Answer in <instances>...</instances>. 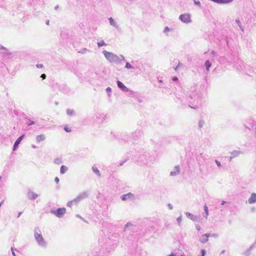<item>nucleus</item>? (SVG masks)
<instances>
[{
	"label": "nucleus",
	"mask_w": 256,
	"mask_h": 256,
	"mask_svg": "<svg viewBox=\"0 0 256 256\" xmlns=\"http://www.w3.org/2000/svg\"><path fill=\"white\" fill-rule=\"evenodd\" d=\"M4 201H2L0 203V207L1 206L2 204L3 203Z\"/></svg>",
	"instance_id": "774afa93"
},
{
	"label": "nucleus",
	"mask_w": 256,
	"mask_h": 256,
	"mask_svg": "<svg viewBox=\"0 0 256 256\" xmlns=\"http://www.w3.org/2000/svg\"><path fill=\"white\" fill-rule=\"evenodd\" d=\"M206 70L207 71H209L210 68L212 64L209 60H206L204 64Z\"/></svg>",
	"instance_id": "aec40b11"
},
{
	"label": "nucleus",
	"mask_w": 256,
	"mask_h": 256,
	"mask_svg": "<svg viewBox=\"0 0 256 256\" xmlns=\"http://www.w3.org/2000/svg\"><path fill=\"white\" fill-rule=\"evenodd\" d=\"M36 66L38 68H42L43 67V64H37L36 65Z\"/></svg>",
	"instance_id": "4c0bfd02"
},
{
	"label": "nucleus",
	"mask_w": 256,
	"mask_h": 256,
	"mask_svg": "<svg viewBox=\"0 0 256 256\" xmlns=\"http://www.w3.org/2000/svg\"><path fill=\"white\" fill-rule=\"evenodd\" d=\"M168 256H176V255L172 253L168 255Z\"/></svg>",
	"instance_id": "4d7b16f0"
},
{
	"label": "nucleus",
	"mask_w": 256,
	"mask_h": 256,
	"mask_svg": "<svg viewBox=\"0 0 256 256\" xmlns=\"http://www.w3.org/2000/svg\"><path fill=\"white\" fill-rule=\"evenodd\" d=\"M232 156L230 157V160H231L233 158L238 156L240 154L241 152L240 150H234L230 152Z\"/></svg>",
	"instance_id": "f8f14e48"
},
{
	"label": "nucleus",
	"mask_w": 256,
	"mask_h": 256,
	"mask_svg": "<svg viewBox=\"0 0 256 256\" xmlns=\"http://www.w3.org/2000/svg\"><path fill=\"white\" fill-rule=\"evenodd\" d=\"M211 54L212 56H215V55H216V52H214V50H212V51L211 52Z\"/></svg>",
	"instance_id": "09e8293b"
},
{
	"label": "nucleus",
	"mask_w": 256,
	"mask_h": 256,
	"mask_svg": "<svg viewBox=\"0 0 256 256\" xmlns=\"http://www.w3.org/2000/svg\"><path fill=\"white\" fill-rule=\"evenodd\" d=\"M179 19L184 23L188 24L192 22L190 15L188 14H182L180 16Z\"/></svg>",
	"instance_id": "20e7f679"
},
{
	"label": "nucleus",
	"mask_w": 256,
	"mask_h": 256,
	"mask_svg": "<svg viewBox=\"0 0 256 256\" xmlns=\"http://www.w3.org/2000/svg\"><path fill=\"white\" fill-rule=\"evenodd\" d=\"M40 78H42L43 80L45 79L46 78V74H42L40 76Z\"/></svg>",
	"instance_id": "a19ab883"
},
{
	"label": "nucleus",
	"mask_w": 256,
	"mask_h": 256,
	"mask_svg": "<svg viewBox=\"0 0 256 256\" xmlns=\"http://www.w3.org/2000/svg\"><path fill=\"white\" fill-rule=\"evenodd\" d=\"M12 254L13 256H16V255L15 252H12Z\"/></svg>",
	"instance_id": "680f3d73"
},
{
	"label": "nucleus",
	"mask_w": 256,
	"mask_h": 256,
	"mask_svg": "<svg viewBox=\"0 0 256 256\" xmlns=\"http://www.w3.org/2000/svg\"><path fill=\"white\" fill-rule=\"evenodd\" d=\"M74 202L75 203V201H74V199L72 200V201H70L68 202V203H67V206L69 207H71L73 204V203Z\"/></svg>",
	"instance_id": "473e14b6"
},
{
	"label": "nucleus",
	"mask_w": 256,
	"mask_h": 256,
	"mask_svg": "<svg viewBox=\"0 0 256 256\" xmlns=\"http://www.w3.org/2000/svg\"><path fill=\"white\" fill-rule=\"evenodd\" d=\"M106 91L108 92V96L110 98L111 96L112 89L108 87L106 88Z\"/></svg>",
	"instance_id": "bb28decb"
},
{
	"label": "nucleus",
	"mask_w": 256,
	"mask_h": 256,
	"mask_svg": "<svg viewBox=\"0 0 256 256\" xmlns=\"http://www.w3.org/2000/svg\"><path fill=\"white\" fill-rule=\"evenodd\" d=\"M88 192H84L80 194L74 199L75 203L77 204L82 200L88 198Z\"/></svg>",
	"instance_id": "39448f33"
},
{
	"label": "nucleus",
	"mask_w": 256,
	"mask_h": 256,
	"mask_svg": "<svg viewBox=\"0 0 256 256\" xmlns=\"http://www.w3.org/2000/svg\"><path fill=\"white\" fill-rule=\"evenodd\" d=\"M117 85L119 88H120L124 92H128V88L124 85L120 81H117Z\"/></svg>",
	"instance_id": "423d86ee"
},
{
	"label": "nucleus",
	"mask_w": 256,
	"mask_h": 256,
	"mask_svg": "<svg viewBox=\"0 0 256 256\" xmlns=\"http://www.w3.org/2000/svg\"><path fill=\"white\" fill-rule=\"evenodd\" d=\"M54 181L56 183L58 184L60 180L58 177L55 178Z\"/></svg>",
	"instance_id": "ea45409f"
},
{
	"label": "nucleus",
	"mask_w": 256,
	"mask_h": 256,
	"mask_svg": "<svg viewBox=\"0 0 256 256\" xmlns=\"http://www.w3.org/2000/svg\"><path fill=\"white\" fill-rule=\"evenodd\" d=\"M215 162L218 167H219V168L221 167L222 164H221V163L220 162H219L216 160H215Z\"/></svg>",
	"instance_id": "f704fd0d"
},
{
	"label": "nucleus",
	"mask_w": 256,
	"mask_h": 256,
	"mask_svg": "<svg viewBox=\"0 0 256 256\" xmlns=\"http://www.w3.org/2000/svg\"><path fill=\"white\" fill-rule=\"evenodd\" d=\"M178 68H179V67L177 66L174 68V70H178Z\"/></svg>",
	"instance_id": "bf43d9fd"
},
{
	"label": "nucleus",
	"mask_w": 256,
	"mask_h": 256,
	"mask_svg": "<svg viewBox=\"0 0 256 256\" xmlns=\"http://www.w3.org/2000/svg\"><path fill=\"white\" fill-rule=\"evenodd\" d=\"M205 235H206V237L207 238H208L210 236H211V234H204Z\"/></svg>",
	"instance_id": "3c124183"
},
{
	"label": "nucleus",
	"mask_w": 256,
	"mask_h": 256,
	"mask_svg": "<svg viewBox=\"0 0 256 256\" xmlns=\"http://www.w3.org/2000/svg\"><path fill=\"white\" fill-rule=\"evenodd\" d=\"M141 134V132L140 131V130H136V131H135L133 134H132V135L134 136H140Z\"/></svg>",
	"instance_id": "393cba45"
},
{
	"label": "nucleus",
	"mask_w": 256,
	"mask_h": 256,
	"mask_svg": "<svg viewBox=\"0 0 256 256\" xmlns=\"http://www.w3.org/2000/svg\"><path fill=\"white\" fill-rule=\"evenodd\" d=\"M182 66V64H181L180 62H178V67Z\"/></svg>",
	"instance_id": "5fc2aeb1"
},
{
	"label": "nucleus",
	"mask_w": 256,
	"mask_h": 256,
	"mask_svg": "<svg viewBox=\"0 0 256 256\" xmlns=\"http://www.w3.org/2000/svg\"><path fill=\"white\" fill-rule=\"evenodd\" d=\"M125 68L127 69H134V67L128 62H126Z\"/></svg>",
	"instance_id": "b1692460"
},
{
	"label": "nucleus",
	"mask_w": 256,
	"mask_h": 256,
	"mask_svg": "<svg viewBox=\"0 0 256 256\" xmlns=\"http://www.w3.org/2000/svg\"><path fill=\"white\" fill-rule=\"evenodd\" d=\"M34 238L39 246L42 247L46 246V243L42 235L40 230L38 228L34 230Z\"/></svg>",
	"instance_id": "f03ea898"
},
{
	"label": "nucleus",
	"mask_w": 256,
	"mask_h": 256,
	"mask_svg": "<svg viewBox=\"0 0 256 256\" xmlns=\"http://www.w3.org/2000/svg\"><path fill=\"white\" fill-rule=\"evenodd\" d=\"M248 202L250 204L256 202V194L252 193L248 198Z\"/></svg>",
	"instance_id": "ddd939ff"
},
{
	"label": "nucleus",
	"mask_w": 256,
	"mask_h": 256,
	"mask_svg": "<svg viewBox=\"0 0 256 256\" xmlns=\"http://www.w3.org/2000/svg\"><path fill=\"white\" fill-rule=\"evenodd\" d=\"M22 214V212H20L18 214V218H19L20 216Z\"/></svg>",
	"instance_id": "6e6d98bb"
},
{
	"label": "nucleus",
	"mask_w": 256,
	"mask_h": 256,
	"mask_svg": "<svg viewBox=\"0 0 256 256\" xmlns=\"http://www.w3.org/2000/svg\"><path fill=\"white\" fill-rule=\"evenodd\" d=\"M236 23L238 24V26H239V28H240V30L242 32H244V30L243 27L242 26V25L241 22H240V20L238 18H237V19H236Z\"/></svg>",
	"instance_id": "412c9836"
},
{
	"label": "nucleus",
	"mask_w": 256,
	"mask_h": 256,
	"mask_svg": "<svg viewBox=\"0 0 256 256\" xmlns=\"http://www.w3.org/2000/svg\"><path fill=\"white\" fill-rule=\"evenodd\" d=\"M49 22H50V20H47L46 21V24L47 25H48V24H49Z\"/></svg>",
	"instance_id": "13d9d810"
},
{
	"label": "nucleus",
	"mask_w": 256,
	"mask_h": 256,
	"mask_svg": "<svg viewBox=\"0 0 256 256\" xmlns=\"http://www.w3.org/2000/svg\"><path fill=\"white\" fill-rule=\"evenodd\" d=\"M55 162H56V164H60V160L58 159H56V160H55Z\"/></svg>",
	"instance_id": "603ef678"
},
{
	"label": "nucleus",
	"mask_w": 256,
	"mask_h": 256,
	"mask_svg": "<svg viewBox=\"0 0 256 256\" xmlns=\"http://www.w3.org/2000/svg\"><path fill=\"white\" fill-rule=\"evenodd\" d=\"M211 236L216 238L218 236V235L216 234H211Z\"/></svg>",
	"instance_id": "8fccbe9b"
},
{
	"label": "nucleus",
	"mask_w": 256,
	"mask_h": 256,
	"mask_svg": "<svg viewBox=\"0 0 256 256\" xmlns=\"http://www.w3.org/2000/svg\"><path fill=\"white\" fill-rule=\"evenodd\" d=\"M185 214L188 218H190L192 220L196 221L197 218L196 216H194V214H192L189 212H186Z\"/></svg>",
	"instance_id": "4468645a"
},
{
	"label": "nucleus",
	"mask_w": 256,
	"mask_h": 256,
	"mask_svg": "<svg viewBox=\"0 0 256 256\" xmlns=\"http://www.w3.org/2000/svg\"><path fill=\"white\" fill-rule=\"evenodd\" d=\"M256 210V208H254H254H251V210H252V211H254V210Z\"/></svg>",
	"instance_id": "052dcab7"
},
{
	"label": "nucleus",
	"mask_w": 256,
	"mask_h": 256,
	"mask_svg": "<svg viewBox=\"0 0 256 256\" xmlns=\"http://www.w3.org/2000/svg\"><path fill=\"white\" fill-rule=\"evenodd\" d=\"M172 80L174 81H177L178 80V78L176 76H174L172 78Z\"/></svg>",
	"instance_id": "a18cd8bd"
},
{
	"label": "nucleus",
	"mask_w": 256,
	"mask_h": 256,
	"mask_svg": "<svg viewBox=\"0 0 256 256\" xmlns=\"http://www.w3.org/2000/svg\"><path fill=\"white\" fill-rule=\"evenodd\" d=\"M126 162V160H125L123 162H120L119 164V166H122Z\"/></svg>",
	"instance_id": "c03bdc74"
},
{
	"label": "nucleus",
	"mask_w": 256,
	"mask_h": 256,
	"mask_svg": "<svg viewBox=\"0 0 256 256\" xmlns=\"http://www.w3.org/2000/svg\"><path fill=\"white\" fill-rule=\"evenodd\" d=\"M98 47H100L104 46H106V44L103 40H102L100 42H98Z\"/></svg>",
	"instance_id": "a878e982"
},
{
	"label": "nucleus",
	"mask_w": 256,
	"mask_h": 256,
	"mask_svg": "<svg viewBox=\"0 0 256 256\" xmlns=\"http://www.w3.org/2000/svg\"><path fill=\"white\" fill-rule=\"evenodd\" d=\"M206 235H205L204 234L202 235V236L200 237V241L202 242V243H206L208 240V239L206 238Z\"/></svg>",
	"instance_id": "f3484780"
},
{
	"label": "nucleus",
	"mask_w": 256,
	"mask_h": 256,
	"mask_svg": "<svg viewBox=\"0 0 256 256\" xmlns=\"http://www.w3.org/2000/svg\"><path fill=\"white\" fill-rule=\"evenodd\" d=\"M34 124V121L30 120H28V121L26 122V124L28 126H30V125Z\"/></svg>",
	"instance_id": "72a5a7b5"
},
{
	"label": "nucleus",
	"mask_w": 256,
	"mask_h": 256,
	"mask_svg": "<svg viewBox=\"0 0 256 256\" xmlns=\"http://www.w3.org/2000/svg\"><path fill=\"white\" fill-rule=\"evenodd\" d=\"M64 130L66 132H70V130L68 128V127H65L64 128Z\"/></svg>",
	"instance_id": "37998d69"
},
{
	"label": "nucleus",
	"mask_w": 256,
	"mask_h": 256,
	"mask_svg": "<svg viewBox=\"0 0 256 256\" xmlns=\"http://www.w3.org/2000/svg\"><path fill=\"white\" fill-rule=\"evenodd\" d=\"M92 171L94 173H95L98 177L101 176L100 173L98 170L96 168V167L93 166L92 167Z\"/></svg>",
	"instance_id": "a211bd4d"
},
{
	"label": "nucleus",
	"mask_w": 256,
	"mask_h": 256,
	"mask_svg": "<svg viewBox=\"0 0 256 256\" xmlns=\"http://www.w3.org/2000/svg\"><path fill=\"white\" fill-rule=\"evenodd\" d=\"M24 136V135L23 134V135L21 136H20L16 140V142H14V148H13L14 150H15L16 149L17 147L18 146V144H20V142L22 140Z\"/></svg>",
	"instance_id": "9d476101"
},
{
	"label": "nucleus",
	"mask_w": 256,
	"mask_h": 256,
	"mask_svg": "<svg viewBox=\"0 0 256 256\" xmlns=\"http://www.w3.org/2000/svg\"><path fill=\"white\" fill-rule=\"evenodd\" d=\"M254 244H252L250 247V248L247 250L246 251H245L244 253V254L245 256H248L250 253V251L254 247Z\"/></svg>",
	"instance_id": "dca6fc26"
},
{
	"label": "nucleus",
	"mask_w": 256,
	"mask_h": 256,
	"mask_svg": "<svg viewBox=\"0 0 256 256\" xmlns=\"http://www.w3.org/2000/svg\"><path fill=\"white\" fill-rule=\"evenodd\" d=\"M180 172V166H176L174 167V170L170 172V176H176L179 174Z\"/></svg>",
	"instance_id": "1a4fd4ad"
},
{
	"label": "nucleus",
	"mask_w": 256,
	"mask_h": 256,
	"mask_svg": "<svg viewBox=\"0 0 256 256\" xmlns=\"http://www.w3.org/2000/svg\"><path fill=\"white\" fill-rule=\"evenodd\" d=\"M198 124L200 128H202L204 124V120H200L199 121Z\"/></svg>",
	"instance_id": "7c9ffc66"
},
{
	"label": "nucleus",
	"mask_w": 256,
	"mask_h": 256,
	"mask_svg": "<svg viewBox=\"0 0 256 256\" xmlns=\"http://www.w3.org/2000/svg\"><path fill=\"white\" fill-rule=\"evenodd\" d=\"M66 210L64 208H58L56 210H52L50 212L54 214L58 218H62L64 214L66 213Z\"/></svg>",
	"instance_id": "7ed1b4c3"
},
{
	"label": "nucleus",
	"mask_w": 256,
	"mask_h": 256,
	"mask_svg": "<svg viewBox=\"0 0 256 256\" xmlns=\"http://www.w3.org/2000/svg\"><path fill=\"white\" fill-rule=\"evenodd\" d=\"M0 50H3L4 52H6V53L8 51V50L6 48L3 46L1 44H0Z\"/></svg>",
	"instance_id": "c85d7f7f"
},
{
	"label": "nucleus",
	"mask_w": 256,
	"mask_h": 256,
	"mask_svg": "<svg viewBox=\"0 0 256 256\" xmlns=\"http://www.w3.org/2000/svg\"><path fill=\"white\" fill-rule=\"evenodd\" d=\"M205 254H206L205 250H202V256H204Z\"/></svg>",
	"instance_id": "49530a36"
},
{
	"label": "nucleus",
	"mask_w": 256,
	"mask_h": 256,
	"mask_svg": "<svg viewBox=\"0 0 256 256\" xmlns=\"http://www.w3.org/2000/svg\"><path fill=\"white\" fill-rule=\"evenodd\" d=\"M182 216H180L179 217H178L177 218H176V221L178 222V224L179 226H180V224H181V222H182Z\"/></svg>",
	"instance_id": "cd10ccee"
},
{
	"label": "nucleus",
	"mask_w": 256,
	"mask_h": 256,
	"mask_svg": "<svg viewBox=\"0 0 256 256\" xmlns=\"http://www.w3.org/2000/svg\"><path fill=\"white\" fill-rule=\"evenodd\" d=\"M132 226V224L130 222H128L126 224V228H128L130 226Z\"/></svg>",
	"instance_id": "79ce46f5"
},
{
	"label": "nucleus",
	"mask_w": 256,
	"mask_h": 256,
	"mask_svg": "<svg viewBox=\"0 0 256 256\" xmlns=\"http://www.w3.org/2000/svg\"><path fill=\"white\" fill-rule=\"evenodd\" d=\"M226 202H226L224 201V200H222V204H222V205H224V204H226Z\"/></svg>",
	"instance_id": "864d4df0"
},
{
	"label": "nucleus",
	"mask_w": 256,
	"mask_h": 256,
	"mask_svg": "<svg viewBox=\"0 0 256 256\" xmlns=\"http://www.w3.org/2000/svg\"><path fill=\"white\" fill-rule=\"evenodd\" d=\"M189 106L192 108L196 109L198 108L199 104L196 103V104H192V106L189 104Z\"/></svg>",
	"instance_id": "2f4dec72"
},
{
	"label": "nucleus",
	"mask_w": 256,
	"mask_h": 256,
	"mask_svg": "<svg viewBox=\"0 0 256 256\" xmlns=\"http://www.w3.org/2000/svg\"><path fill=\"white\" fill-rule=\"evenodd\" d=\"M46 139V136L44 134L38 135L36 137V142L39 143L42 141Z\"/></svg>",
	"instance_id": "2eb2a0df"
},
{
	"label": "nucleus",
	"mask_w": 256,
	"mask_h": 256,
	"mask_svg": "<svg viewBox=\"0 0 256 256\" xmlns=\"http://www.w3.org/2000/svg\"><path fill=\"white\" fill-rule=\"evenodd\" d=\"M76 216H77V217H78V218H82V217H81L80 215H78V214H77V215H76Z\"/></svg>",
	"instance_id": "0e129e2a"
},
{
	"label": "nucleus",
	"mask_w": 256,
	"mask_h": 256,
	"mask_svg": "<svg viewBox=\"0 0 256 256\" xmlns=\"http://www.w3.org/2000/svg\"><path fill=\"white\" fill-rule=\"evenodd\" d=\"M169 31H170V28L168 26H166L164 28V32L166 33Z\"/></svg>",
	"instance_id": "e433bc0d"
},
{
	"label": "nucleus",
	"mask_w": 256,
	"mask_h": 256,
	"mask_svg": "<svg viewBox=\"0 0 256 256\" xmlns=\"http://www.w3.org/2000/svg\"><path fill=\"white\" fill-rule=\"evenodd\" d=\"M134 197V194L131 192H128L126 194H123L121 198L122 200H127L130 199Z\"/></svg>",
	"instance_id": "9b49d317"
},
{
	"label": "nucleus",
	"mask_w": 256,
	"mask_h": 256,
	"mask_svg": "<svg viewBox=\"0 0 256 256\" xmlns=\"http://www.w3.org/2000/svg\"><path fill=\"white\" fill-rule=\"evenodd\" d=\"M38 194H35L34 192L29 190L28 192V198L30 200H34L38 197Z\"/></svg>",
	"instance_id": "0eeeda50"
},
{
	"label": "nucleus",
	"mask_w": 256,
	"mask_h": 256,
	"mask_svg": "<svg viewBox=\"0 0 256 256\" xmlns=\"http://www.w3.org/2000/svg\"><path fill=\"white\" fill-rule=\"evenodd\" d=\"M224 252H225V250H223L222 251L221 254H224Z\"/></svg>",
	"instance_id": "69168bd1"
},
{
	"label": "nucleus",
	"mask_w": 256,
	"mask_h": 256,
	"mask_svg": "<svg viewBox=\"0 0 256 256\" xmlns=\"http://www.w3.org/2000/svg\"><path fill=\"white\" fill-rule=\"evenodd\" d=\"M106 58L110 62H115L116 64H121L122 61H125V58L123 55H118L111 52H107L104 50L102 52Z\"/></svg>",
	"instance_id": "f257e3e1"
},
{
	"label": "nucleus",
	"mask_w": 256,
	"mask_h": 256,
	"mask_svg": "<svg viewBox=\"0 0 256 256\" xmlns=\"http://www.w3.org/2000/svg\"><path fill=\"white\" fill-rule=\"evenodd\" d=\"M11 250H12V252H14V248L12 247L11 248Z\"/></svg>",
	"instance_id": "338daca9"
},
{
	"label": "nucleus",
	"mask_w": 256,
	"mask_h": 256,
	"mask_svg": "<svg viewBox=\"0 0 256 256\" xmlns=\"http://www.w3.org/2000/svg\"><path fill=\"white\" fill-rule=\"evenodd\" d=\"M194 4L196 6H198L200 8H202L200 2V1L196 0H194Z\"/></svg>",
	"instance_id": "c756f323"
},
{
	"label": "nucleus",
	"mask_w": 256,
	"mask_h": 256,
	"mask_svg": "<svg viewBox=\"0 0 256 256\" xmlns=\"http://www.w3.org/2000/svg\"><path fill=\"white\" fill-rule=\"evenodd\" d=\"M168 206L170 210H172L173 208V206L171 204H168Z\"/></svg>",
	"instance_id": "58836bf2"
},
{
	"label": "nucleus",
	"mask_w": 256,
	"mask_h": 256,
	"mask_svg": "<svg viewBox=\"0 0 256 256\" xmlns=\"http://www.w3.org/2000/svg\"><path fill=\"white\" fill-rule=\"evenodd\" d=\"M68 170V168L65 166H62L60 169V174H64Z\"/></svg>",
	"instance_id": "6ab92c4d"
},
{
	"label": "nucleus",
	"mask_w": 256,
	"mask_h": 256,
	"mask_svg": "<svg viewBox=\"0 0 256 256\" xmlns=\"http://www.w3.org/2000/svg\"><path fill=\"white\" fill-rule=\"evenodd\" d=\"M87 50H87L86 48H84L82 49V50H80L79 52L82 53V54H84V53H85Z\"/></svg>",
	"instance_id": "c9c22d12"
},
{
	"label": "nucleus",
	"mask_w": 256,
	"mask_h": 256,
	"mask_svg": "<svg viewBox=\"0 0 256 256\" xmlns=\"http://www.w3.org/2000/svg\"><path fill=\"white\" fill-rule=\"evenodd\" d=\"M196 228L198 230H200V226L199 224H197L196 226Z\"/></svg>",
	"instance_id": "de8ad7c7"
},
{
	"label": "nucleus",
	"mask_w": 256,
	"mask_h": 256,
	"mask_svg": "<svg viewBox=\"0 0 256 256\" xmlns=\"http://www.w3.org/2000/svg\"><path fill=\"white\" fill-rule=\"evenodd\" d=\"M204 210L205 212V213H206V216H204V217L207 218V217H208V207L207 206L206 204H205L204 206Z\"/></svg>",
	"instance_id": "5701e85b"
},
{
	"label": "nucleus",
	"mask_w": 256,
	"mask_h": 256,
	"mask_svg": "<svg viewBox=\"0 0 256 256\" xmlns=\"http://www.w3.org/2000/svg\"><path fill=\"white\" fill-rule=\"evenodd\" d=\"M108 20L110 22V24L113 27L115 28L117 30L120 29L119 25L118 24V23L112 18H108Z\"/></svg>",
	"instance_id": "6e6552de"
},
{
	"label": "nucleus",
	"mask_w": 256,
	"mask_h": 256,
	"mask_svg": "<svg viewBox=\"0 0 256 256\" xmlns=\"http://www.w3.org/2000/svg\"><path fill=\"white\" fill-rule=\"evenodd\" d=\"M58 8V6H56L54 7V9H55V10H57V9Z\"/></svg>",
	"instance_id": "e2e57ef3"
},
{
	"label": "nucleus",
	"mask_w": 256,
	"mask_h": 256,
	"mask_svg": "<svg viewBox=\"0 0 256 256\" xmlns=\"http://www.w3.org/2000/svg\"><path fill=\"white\" fill-rule=\"evenodd\" d=\"M74 111L72 109H67L66 110V114L69 116H72L74 114Z\"/></svg>",
	"instance_id": "4be33fe9"
}]
</instances>
